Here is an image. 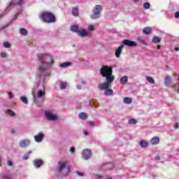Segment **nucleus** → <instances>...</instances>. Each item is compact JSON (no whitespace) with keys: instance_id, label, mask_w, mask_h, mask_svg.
<instances>
[{"instance_id":"f257e3e1","label":"nucleus","mask_w":179,"mask_h":179,"mask_svg":"<svg viewBox=\"0 0 179 179\" xmlns=\"http://www.w3.org/2000/svg\"><path fill=\"white\" fill-rule=\"evenodd\" d=\"M38 58L41 64L38 72L39 78L50 76V71H48V69H50V68L52 66V64H54L52 56L48 54L38 55Z\"/></svg>"},{"instance_id":"f03ea898","label":"nucleus","mask_w":179,"mask_h":179,"mask_svg":"<svg viewBox=\"0 0 179 179\" xmlns=\"http://www.w3.org/2000/svg\"><path fill=\"white\" fill-rule=\"evenodd\" d=\"M99 73L102 78H105L106 79H115V76L113 75V66H108L107 65L102 66L99 70Z\"/></svg>"},{"instance_id":"7ed1b4c3","label":"nucleus","mask_w":179,"mask_h":179,"mask_svg":"<svg viewBox=\"0 0 179 179\" xmlns=\"http://www.w3.org/2000/svg\"><path fill=\"white\" fill-rule=\"evenodd\" d=\"M70 30L71 31H73V33H76L80 37H87V36H89V32H87V31L83 28L79 27V26L76 24L71 25Z\"/></svg>"},{"instance_id":"20e7f679","label":"nucleus","mask_w":179,"mask_h":179,"mask_svg":"<svg viewBox=\"0 0 179 179\" xmlns=\"http://www.w3.org/2000/svg\"><path fill=\"white\" fill-rule=\"evenodd\" d=\"M39 17L45 23H54L55 22V16L52 13L47 11L41 13Z\"/></svg>"},{"instance_id":"39448f33","label":"nucleus","mask_w":179,"mask_h":179,"mask_svg":"<svg viewBox=\"0 0 179 179\" xmlns=\"http://www.w3.org/2000/svg\"><path fill=\"white\" fill-rule=\"evenodd\" d=\"M24 3V0H13L10 4L9 6L7 7L4 12L0 14V19L1 17H3L5 16V12L9 9V8H15V6H22Z\"/></svg>"},{"instance_id":"423d86ee","label":"nucleus","mask_w":179,"mask_h":179,"mask_svg":"<svg viewBox=\"0 0 179 179\" xmlns=\"http://www.w3.org/2000/svg\"><path fill=\"white\" fill-rule=\"evenodd\" d=\"M103 10V7L100 5H96L93 9V14L91 15L92 19H99L100 17V13Z\"/></svg>"},{"instance_id":"0eeeda50","label":"nucleus","mask_w":179,"mask_h":179,"mask_svg":"<svg viewBox=\"0 0 179 179\" xmlns=\"http://www.w3.org/2000/svg\"><path fill=\"white\" fill-rule=\"evenodd\" d=\"M115 80L113 79H106V82H103L99 85V89L100 90H106L107 89H110L111 87V83L114 82Z\"/></svg>"},{"instance_id":"6e6552de","label":"nucleus","mask_w":179,"mask_h":179,"mask_svg":"<svg viewBox=\"0 0 179 179\" xmlns=\"http://www.w3.org/2000/svg\"><path fill=\"white\" fill-rule=\"evenodd\" d=\"M45 117L48 121H58V117L52 110H45Z\"/></svg>"},{"instance_id":"1a4fd4ad","label":"nucleus","mask_w":179,"mask_h":179,"mask_svg":"<svg viewBox=\"0 0 179 179\" xmlns=\"http://www.w3.org/2000/svg\"><path fill=\"white\" fill-rule=\"evenodd\" d=\"M40 79L43 80L42 84H41L43 89L39 90L38 91L37 97H38V99H41V97H44V96H45V85H44V83H45V77L40 78Z\"/></svg>"},{"instance_id":"9d476101","label":"nucleus","mask_w":179,"mask_h":179,"mask_svg":"<svg viewBox=\"0 0 179 179\" xmlns=\"http://www.w3.org/2000/svg\"><path fill=\"white\" fill-rule=\"evenodd\" d=\"M82 157L84 160H89L92 157V150L85 149L82 152Z\"/></svg>"},{"instance_id":"9b49d317","label":"nucleus","mask_w":179,"mask_h":179,"mask_svg":"<svg viewBox=\"0 0 179 179\" xmlns=\"http://www.w3.org/2000/svg\"><path fill=\"white\" fill-rule=\"evenodd\" d=\"M122 44L127 45V47H137L138 45L136 42L128 39L123 40Z\"/></svg>"},{"instance_id":"f8f14e48","label":"nucleus","mask_w":179,"mask_h":179,"mask_svg":"<svg viewBox=\"0 0 179 179\" xmlns=\"http://www.w3.org/2000/svg\"><path fill=\"white\" fill-rule=\"evenodd\" d=\"M65 167H66V162L59 161L58 162L57 170L59 173H61V171H64V169H65Z\"/></svg>"},{"instance_id":"ddd939ff","label":"nucleus","mask_w":179,"mask_h":179,"mask_svg":"<svg viewBox=\"0 0 179 179\" xmlns=\"http://www.w3.org/2000/svg\"><path fill=\"white\" fill-rule=\"evenodd\" d=\"M44 136H45V135H44V134L38 133L34 137V141L38 142V143H40V142H43V139H44Z\"/></svg>"},{"instance_id":"4468645a","label":"nucleus","mask_w":179,"mask_h":179,"mask_svg":"<svg viewBox=\"0 0 179 179\" xmlns=\"http://www.w3.org/2000/svg\"><path fill=\"white\" fill-rule=\"evenodd\" d=\"M30 145L29 140H21L20 141V148H27Z\"/></svg>"},{"instance_id":"2eb2a0df","label":"nucleus","mask_w":179,"mask_h":179,"mask_svg":"<svg viewBox=\"0 0 179 179\" xmlns=\"http://www.w3.org/2000/svg\"><path fill=\"white\" fill-rule=\"evenodd\" d=\"M43 164V160L41 159H35L34 161V166L36 169H40Z\"/></svg>"},{"instance_id":"dca6fc26","label":"nucleus","mask_w":179,"mask_h":179,"mask_svg":"<svg viewBox=\"0 0 179 179\" xmlns=\"http://www.w3.org/2000/svg\"><path fill=\"white\" fill-rule=\"evenodd\" d=\"M122 48H124V45H120L115 52L116 58H120L121 53L122 52Z\"/></svg>"},{"instance_id":"f3484780","label":"nucleus","mask_w":179,"mask_h":179,"mask_svg":"<svg viewBox=\"0 0 179 179\" xmlns=\"http://www.w3.org/2000/svg\"><path fill=\"white\" fill-rule=\"evenodd\" d=\"M159 142H160V138L158 136H155L150 140L152 145H159Z\"/></svg>"},{"instance_id":"a211bd4d","label":"nucleus","mask_w":179,"mask_h":179,"mask_svg":"<svg viewBox=\"0 0 179 179\" xmlns=\"http://www.w3.org/2000/svg\"><path fill=\"white\" fill-rule=\"evenodd\" d=\"M143 32L144 34H146L148 36V34H150V33H152V28L150 27H146L143 29Z\"/></svg>"},{"instance_id":"6ab92c4d","label":"nucleus","mask_w":179,"mask_h":179,"mask_svg":"<svg viewBox=\"0 0 179 179\" xmlns=\"http://www.w3.org/2000/svg\"><path fill=\"white\" fill-rule=\"evenodd\" d=\"M71 13L73 16L78 17L79 15V10L78 7L73 8V9L71 10Z\"/></svg>"},{"instance_id":"aec40b11","label":"nucleus","mask_w":179,"mask_h":179,"mask_svg":"<svg viewBox=\"0 0 179 179\" xmlns=\"http://www.w3.org/2000/svg\"><path fill=\"white\" fill-rule=\"evenodd\" d=\"M78 117L80 120H87L88 118V115L85 112L80 113Z\"/></svg>"},{"instance_id":"412c9836","label":"nucleus","mask_w":179,"mask_h":179,"mask_svg":"<svg viewBox=\"0 0 179 179\" xmlns=\"http://www.w3.org/2000/svg\"><path fill=\"white\" fill-rule=\"evenodd\" d=\"M152 43H154V44H159V43H160V41H162V38L159 37V36H154L152 38Z\"/></svg>"},{"instance_id":"4be33fe9","label":"nucleus","mask_w":179,"mask_h":179,"mask_svg":"<svg viewBox=\"0 0 179 179\" xmlns=\"http://www.w3.org/2000/svg\"><path fill=\"white\" fill-rule=\"evenodd\" d=\"M113 90L108 88L105 90L104 94L105 96H113Z\"/></svg>"},{"instance_id":"5701e85b","label":"nucleus","mask_w":179,"mask_h":179,"mask_svg":"<svg viewBox=\"0 0 179 179\" xmlns=\"http://www.w3.org/2000/svg\"><path fill=\"white\" fill-rule=\"evenodd\" d=\"M171 79H172V78L170 76H166L165 78L164 83H165L166 86H167V87L170 86V82H171Z\"/></svg>"},{"instance_id":"b1692460","label":"nucleus","mask_w":179,"mask_h":179,"mask_svg":"<svg viewBox=\"0 0 179 179\" xmlns=\"http://www.w3.org/2000/svg\"><path fill=\"white\" fill-rule=\"evenodd\" d=\"M66 86H68V83L60 82L59 89H61V90H64V89H66Z\"/></svg>"},{"instance_id":"393cba45","label":"nucleus","mask_w":179,"mask_h":179,"mask_svg":"<svg viewBox=\"0 0 179 179\" xmlns=\"http://www.w3.org/2000/svg\"><path fill=\"white\" fill-rule=\"evenodd\" d=\"M85 85H86V83H85V81H80L77 85V89H78V90H80L83 87V86H85Z\"/></svg>"},{"instance_id":"a878e982","label":"nucleus","mask_w":179,"mask_h":179,"mask_svg":"<svg viewBox=\"0 0 179 179\" xmlns=\"http://www.w3.org/2000/svg\"><path fill=\"white\" fill-rule=\"evenodd\" d=\"M120 83H122V85L124 83H127V82H128V77L127 76H124L123 77H122L120 78Z\"/></svg>"},{"instance_id":"bb28decb","label":"nucleus","mask_w":179,"mask_h":179,"mask_svg":"<svg viewBox=\"0 0 179 179\" xmlns=\"http://www.w3.org/2000/svg\"><path fill=\"white\" fill-rule=\"evenodd\" d=\"M123 101L125 104H131V103H132V98L125 97Z\"/></svg>"},{"instance_id":"cd10ccee","label":"nucleus","mask_w":179,"mask_h":179,"mask_svg":"<svg viewBox=\"0 0 179 179\" xmlns=\"http://www.w3.org/2000/svg\"><path fill=\"white\" fill-rule=\"evenodd\" d=\"M20 33L22 36H27V30H26V29L24 28H21L20 29Z\"/></svg>"},{"instance_id":"c85d7f7f","label":"nucleus","mask_w":179,"mask_h":179,"mask_svg":"<svg viewBox=\"0 0 179 179\" xmlns=\"http://www.w3.org/2000/svg\"><path fill=\"white\" fill-rule=\"evenodd\" d=\"M7 114H8L10 117H15L16 115V113H15V112L10 109L7 110Z\"/></svg>"},{"instance_id":"c756f323","label":"nucleus","mask_w":179,"mask_h":179,"mask_svg":"<svg viewBox=\"0 0 179 179\" xmlns=\"http://www.w3.org/2000/svg\"><path fill=\"white\" fill-rule=\"evenodd\" d=\"M146 80L149 82L150 83H155V79L152 77L150 76H146L145 77Z\"/></svg>"},{"instance_id":"7c9ffc66","label":"nucleus","mask_w":179,"mask_h":179,"mask_svg":"<svg viewBox=\"0 0 179 179\" xmlns=\"http://www.w3.org/2000/svg\"><path fill=\"white\" fill-rule=\"evenodd\" d=\"M140 144L142 148H148V146H149V143L145 142L144 141H141Z\"/></svg>"},{"instance_id":"2f4dec72","label":"nucleus","mask_w":179,"mask_h":179,"mask_svg":"<svg viewBox=\"0 0 179 179\" xmlns=\"http://www.w3.org/2000/svg\"><path fill=\"white\" fill-rule=\"evenodd\" d=\"M20 100L24 104H28L29 101H27V98L26 96H21Z\"/></svg>"},{"instance_id":"473e14b6","label":"nucleus","mask_w":179,"mask_h":179,"mask_svg":"<svg viewBox=\"0 0 179 179\" xmlns=\"http://www.w3.org/2000/svg\"><path fill=\"white\" fill-rule=\"evenodd\" d=\"M1 178H2V179H12L13 177H12V175L3 174V175L1 176Z\"/></svg>"},{"instance_id":"72a5a7b5","label":"nucleus","mask_w":179,"mask_h":179,"mask_svg":"<svg viewBox=\"0 0 179 179\" xmlns=\"http://www.w3.org/2000/svg\"><path fill=\"white\" fill-rule=\"evenodd\" d=\"M137 40L141 43V44H143V45H148V43L145 41V40L142 39L141 38H138Z\"/></svg>"},{"instance_id":"f704fd0d","label":"nucleus","mask_w":179,"mask_h":179,"mask_svg":"<svg viewBox=\"0 0 179 179\" xmlns=\"http://www.w3.org/2000/svg\"><path fill=\"white\" fill-rule=\"evenodd\" d=\"M129 124H132L133 125H135L138 124V121L135 119H130L129 120Z\"/></svg>"},{"instance_id":"c9c22d12","label":"nucleus","mask_w":179,"mask_h":179,"mask_svg":"<svg viewBox=\"0 0 179 179\" xmlns=\"http://www.w3.org/2000/svg\"><path fill=\"white\" fill-rule=\"evenodd\" d=\"M32 153L31 151H29L27 154H25L23 157L24 160H27L30 157V154Z\"/></svg>"},{"instance_id":"e433bc0d","label":"nucleus","mask_w":179,"mask_h":179,"mask_svg":"<svg viewBox=\"0 0 179 179\" xmlns=\"http://www.w3.org/2000/svg\"><path fill=\"white\" fill-rule=\"evenodd\" d=\"M0 56L1 58H8V53L6 52H1Z\"/></svg>"},{"instance_id":"4c0bfd02","label":"nucleus","mask_w":179,"mask_h":179,"mask_svg":"<svg viewBox=\"0 0 179 179\" xmlns=\"http://www.w3.org/2000/svg\"><path fill=\"white\" fill-rule=\"evenodd\" d=\"M3 47H4V48H10V43H9V42H4Z\"/></svg>"},{"instance_id":"58836bf2","label":"nucleus","mask_w":179,"mask_h":179,"mask_svg":"<svg viewBox=\"0 0 179 179\" xmlns=\"http://www.w3.org/2000/svg\"><path fill=\"white\" fill-rule=\"evenodd\" d=\"M143 8L144 9H150V3L148 2H146L143 4Z\"/></svg>"},{"instance_id":"ea45409f","label":"nucleus","mask_w":179,"mask_h":179,"mask_svg":"<svg viewBox=\"0 0 179 179\" xmlns=\"http://www.w3.org/2000/svg\"><path fill=\"white\" fill-rule=\"evenodd\" d=\"M108 169L109 170H113V169H114V164L113 163L108 164Z\"/></svg>"},{"instance_id":"a19ab883","label":"nucleus","mask_w":179,"mask_h":179,"mask_svg":"<svg viewBox=\"0 0 179 179\" xmlns=\"http://www.w3.org/2000/svg\"><path fill=\"white\" fill-rule=\"evenodd\" d=\"M88 30H89V31H94V26L89 25L88 26Z\"/></svg>"},{"instance_id":"79ce46f5","label":"nucleus","mask_w":179,"mask_h":179,"mask_svg":"<svg viewBox=\"0 0 179 179\" xmlns=\"http://www.w3.org/2000/svg\"><path fill=\"white\" fill-rule=\"evenodd\" d=\"M60 66L61 67H66V66H68V62H66L64 63L61 64Z\"/></svg>"},{"instance_id":"37998d69","label":"nucleus","mask_w":179,"mask_h":179,"mask_svg":"<svg viewBox=\"0 0 179 179\" xmlns=\"http://www.w3.org/2000/svg\"><path fill=\"white\" fill-rule=\"evenodd\" d=\"M7 166L12 167V166H13V162L12 161H8Z\"/></svg>"},{"instance_id":"c03bdc74","label":"nucleus","mask_w":179,"mask_h":179,"mask_svg":"<svg viewBox=\"0 0 179 179\" xmlns=\"http://www.w3.org/2000/svg\"><path fill=\"white\" fill-rule=\"evenodd\" d=\"M70 152H71V153H75V152H76V148H75V147H71V148H70Z\"/></svg>"},{"instance_id":"a18cd8bd","label":"nucleus","mask_w":179,"mask_h":179,"mask_svg":"<svg viewBox=\"0 0 179 179\" xmlns=\"http://www.w3.org/2000/svg\"><path fill=\"white\" fill-rule=\"evenodd\" d=\"M9 99H13V94L12 92H8Z\"/></svg>"},{"instance_id":"49530a36","label":"nucleus","mask_w":179,"mask_h":179,"mask_svg":"<svg viewBox=\"0 0 179 179\" xmlns=\"http://www.w3.org/2000/svg\"><path fill=\"white\" fill-rule=\"evenodd\" d=\"M175 17H176V19H179V11H177V12L175 13Z\"/></svg>"},{"instance_id":"de8ad7c7","label":"nucleus","mask_w":179,"mask_h":179,"mask_svg":"<svg viewBox=\"0 0 179 179\" xmlns=\"http://www.w3.org/2000/svg\"><path fill=\"white\" fill-rule=\"evenodd\" d=\"M175 128H176V129H178V128H179V122H176V124H175Z\"/></svg>"},{"instance_id":"09e8293b","label":"nucleus","mask_w":179,"mask_h":179,"mask_svg":"<svg viewBox=\"0 0 179 179\" xmlns=\"http://www.w3.org/2000/svg\"><path fill=\"white\" fill-rule=\"evenodd\" d=\"M78 176H80V177H83V173L82 172H77Z\"/></svg>"},{"instance_id":"8fccbe9b","label":"nucleus","mask_w":179,"mask_h":179,"mask_svg":"<svg viewBox=\"0 0 179 179\" xmlns=\"http://www.w3.org/2000/svg\"><path fill=\"white\" fill-rule=\"evenodd\" d=\"M155 160H156V161L160 160V157H159V156L155 157Z\"/></svg>"},{"instance_id":"3c124183","label":"nucleus","mask_w":179,"mask_h":179,"mask_svg":"<svg viewBox=\"0 0 179 179\" xmlns=\"http://www.w3.org/2000/svg\"><path fill=\"white\" fill-rule=\"evenodd\" d=\"M157 50H160V49L162 48V45H158L157 46Z\"/></svg>"},{"instance_id":"603ef678","label":"nucleus","mask_w":179,"mask_h":179,"mask_svg":"<svg viewBox=\"0 0 179 179\" xmlns=\"http://www.w3.org/2000/svg\"><path fill=\"white\" fill-rule=\"evenodd\" d=\"M32 96L34 99H36V94L34 93V92H32Z\"/></svg>"},{"instance_id":"864d4df0","label":"nucleus","mask_w":179,"mask_h":179,"mask_svg":"<svg viewBox=\"0 0 179 179\" xmlns=\"http://www.w3.org/2000/svg\"><path fill=\"white\" fill-rule=\"evenodd\" d=\"M84 134L85 135V136H87V135H89V133H87V131H84Z\"/></svg>"},{"instance_id":"5fc2aeb1","label":"nucleus","mask_w":179,"mask_h":179,"mask_svg":"<svg viewBox=\"0 0 179 179\" xmlns=\"http://www.w3.org/2000/svg\"><path fill=\"white\" fill-rule=\"evenodd\" d=\"M175 51H179V48L178 47L175 48Z\"/></svg>"},{"instance_id":"6e6d98bb","label":"nucleus","mask_w":179,"mask_h":179,"mask_svg":"<svg viewBox=\"0 0 179 179\" xmlns=\"http://www.w3.org/2000/svg\"><path fill=\"white\" fill-rule=\"evenodd\" d=\"M71 65H72V63L68 62V66H71Z\"/></svg>"},{"instance_id":"4d7b16f0","label":"nucleus","mask_w":179,"mask_h":179,"mask_svg":"<svg viewBox=\"0 0 179 179\" xmlns=\"http://www.w3.org/2000/svg\"><path fill=\"white\" fill-rule=\"evenodd\" d=\"M90 125H93L94 122H90Z\"/></svg>"},{"instance_id":"13d9d810","label":"nucleus","mask_w":179,"mask_h":179,"mask_svg":"<svg viewBox=\"0 0 179 179\" xmlns=\"http://www.w3.org/2000/svg\"><path fill=\"white\" fill-rule=\"evenodd\" d=\"M171 87L172 89H174V87H176V85H173Z\"/></svg>"},{"instance_id":"bf43d9fd","label":"nucleus","mask_w":179,"mask_h":179,"mask_svg":"<svg viewBox=\"0 0 179 179\" xmlns=\"http://www.w3.org/2000/svg\"><path fill=\"white\" fill-rule=\"evenodd\" d=\"M134 2H138L139 0H133Z\"/></svg>"},{"instance_id":"052dcab7","label":"nucleus","mask_w":179,"mask_h":179,"mask_svg":"<svg viewBox=\"0 0 179 179\" xmlns=\"http://www.w3.org/2000/svg\"><path fill=\"white\" fill-rule=\"evenodd\" d=\"M16 17H17V14L15 15V19H16Z\"/></svg>"},{"instance_id":"680f3d73","label":"nucleus","mask_w":179,"mask_h":179,"mask_svg":"<svg viewBox=\"0 0 179 179\" xmlns=\"http://www.w3.org/2000/svg\"><path fill=\"white\" fill-rule=\"evenodd\" d=\"M13 132H15L13 130H12V133L13 134Z\"/></svg>"},{"instance_id":"e2e57ef3","label":"nucleus","mask_w":179,"mask_h":179,"mask_svg":"<svg viewBox=\"0 0 179 179\" xmlns=\"http://www.w3.org/2000/svg\"><path fill=\"white\" fill-rule=\"evenodd\" d=\"M38 86H40V84H38Z\"/></svg>"}]
</instances>
